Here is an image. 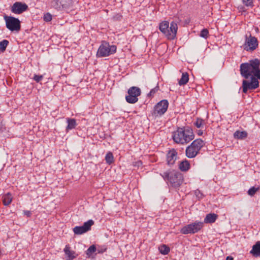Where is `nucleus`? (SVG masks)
Returning a JSON list of instances; mask_svg holds the SVG:
<instances>
[{"label": "nucleus", "mask_w": 260, "mask_h": 260, "mask_svg": "<svg viewBox=\"0 0 260 260\" xmlns=\"http://www.w3.org/2000/svg\"><path fill=\"white\" fill-rule=\"evenodd\" d=\"M260 59L255 58L249 61L248 62L242 63L240 65V74L245 79H247L251 76L250 82L246 80L242 81V91L244 93L248 90H254L259 87L258 79L260 80Z\"/></svg>", "instance_id": "nucleus-1"}, {"label": "nucleus", "mask_w": 260, "mask_h": 260, "mask_svg": "<svg viewBox=\"0 0 260 260\" xmlns=\"http://www.w3.org/2000/svg\"><path fill=\"white\" fill-rule=\"evenodd\" d=\"M172 138L175 143L184 145L193 139L194 134L189 127H179L173 133Z\"/></svg>", "instance_id": "nucleus-2"}, {"label": "nucleus", "mask_w": 260, "mask_h": 260, "mask_svg": "<svg viewBox=\"0 0 260 260\" xmlns=\"http://www.w3.org/2000/svg\"><path fill=\"white\" fill-rule=\"evenodd\" d=\"M159 29L168 39L172 40L176 36L178 25L176 22L172 21L169 26V22L165 21L159 24Z\"/></svg>", "instance_id": "nucleus-3"}, {"label": "nucleus", "mask_w": 260, "mask_h": 260, "mask_svg": "<svg viewBox=\"0 0 260 260\" xmlns=\"http://www.w3.org/2000/svg\"><path fill=\"white\" fill-rule=\"evenodd\" d=\"M160 175L165 181H168L174 187H179L183 182L182 175L174 171H166L160 174Z\"/></svg>", "instance_id": "nucleus-4"}, {"label": "nucleus", "mask_w": 260, "mask_h": 260, "mask_svg": "<svg viewBox=\"0 0 260 260\" xmlns=\"http://www.w3.org/2000/svg\"><path fill=\"white\" fill-rule=\"evenodd\" d=\"M205 145V142L201 139L194 140L190 145L186 147V156L189 158L195 157Z\"/></svg>", "instance_id": "nucleus-5"}, {"label": "nucleus", "mask_w": 260, "mask_h": 260, "mask_svg": "<svg viewBox=\"0 0 260 260\" xmlns=\"http://www.w3.org/2000/svg\"><path fill=\"white\" fill-rule=\"evenodd\" d=\"M116 49L115 45H110L108 42L103 41L98 50L96 56L99 57L108 56L115 53Z\"/></svg>", "instance_id": "nucleus-6"}, {"label": "nucleus", "mask_w": 260, "mask_h": 260, "mask_svg": "<svg viewBox=\"0 0 260 260\" xmlns=\"http://www.w3.org/2000/svg\"><path fill=\"white\" fill-rule=\"evenodd\" d=\"M4 19L6 21V25L8 29L11 31H19L21 29L20 20L12 16H5Z\"/></svg>", "instance_id": "nucleus-7"}, {"label": "nucleus", "mask_w": 260, "mask_h": 260, "mask_svg": "<svg viewBox=\"0 0 260 260\" xmlns=\"http://www.w3.org/2000/svg\"><path fill=\"white\" fill-rule=\"evenodd\" d=\"M245 38V42L243 44L245 50L252 52L258 47V41L256 38L251 36V34L249 36L246 35Z\"/></svg>", "instance_id": "nucleus-8"}, {"label": "nucleus", "mask_w": 260, "mask_h": 260, "mask_svg": "<svg viewBox=\"0 0 260 260\" xmlns=\"http://www.w3.org/2000/svg\"><path fill=\"white\" fill-rule=\"evenodd\" d=\"M203 222L196 221L183 226L180 230L183 234H194L198 232L203 226Z\"/></svg>", "instance_id": "nucleus-9"}, {"label": "nucleus", "mask_w": 260, "mask_h": 260, "mask_svg": "<svg viewBox=\"0 0 260 260\" xmlns=\"http://www.w3.org/2000/svg\"><path fill=\"white\" fill-rule=\"evenodd\" d=\"M128 95L125 96L126 101L129 104H135L138 101V96L140 95V88L136 86L129 88L127 91Z\"/></svg>", "instance_id": "nucleus-10"}, {"label": "nucleus", "mask_w": 260, "mask_h": 260, "mask_svg": "<svg viewBox=\"0 0 260 260\" xmlns=\"http://www.w3.org/2000/svg\"><path fill=\"white\" fill-rule=\"evenodd\" d=\"M94 221L89 220L84 223L82 226H76L73 229V232L75 235H81L91 229V226L93 225Z\"/></svg>", "instance_id": "nucleus-11"}, {"label": "nucleus", "mask_w": 260, "mask_h": 260, "mask_svg": "<svg viewBox=\"0 0 260 260\" xmlns=\"http://www.w3.org/2000/svg\"><path fill=\"white\" fill-rule=\"evenodd\" d=\"M168 105L167 100H164L159 102L154 107V114L156 116L163 115L166 112Z\"/></svg>", "instance_id": "nucleus-12"}, {"label": "nucleus", "mask_w": 260, "mask_h": 260, "mask_svg": "<svg viewBox=\"0 0 260 260\" xmlns=\"http://www.w3.org/2000/svg\"><path fill=\"white\" fill-rule=\"evenodd\" d=\"M28 9V6L21 2H15L11 7V11L16 14H20L26 11Z\"/></svg>", "instance_id": "nucleus-13"}, {"label": "nucleus", "mask_w": 260, "mask_h": 260, "mask_svg": "<svg viewBox=\"0 0 260 260\" xmlns=\"http://www.w3.org/2000/svg\"><path fill=\"white\" fill-rule=\"evenodd\" d=\"M177 152L174 149L168 151L167 153V162L169 166L173 165L177 158Z\"/></svg>", "instance_id": "nucleus-14"}, {"label": "nucleus", "mask_w": 260, "mask_h": 260, "mask_svg": "<svg viewBox=\"0 0 260 260\" xmlns=\"http://www.w3.org/2000/svg\"><path fill=\"white\" fill-rule=\"evenodd\" d=\"M178 168L182 172H187L190 168V162L185 159L179 162Z\"/></svg>", "instance_id": "nucleus-15"}, {"label": "nucleus", "mask_w": 260, "mask_h": 260, "mask_svg": "<svg viewBox=\"0 0 260 260\" xmlns=\"http://www.w3.org/2000/svg\"><path fill=\"white\" fill-rule=\"evenodd\" d=\"M250 253L254 256H260V241H257L255 244L252 246V248L250 251Z\"/></svg>", "instance_id": "nucleus-16"}, {"label": "nucleus", "mask_w": 260, "mask_h": 260, "mask_svg": "<svg viewBox=\"0 0 260 260\" xmlns=\"http://www.w3.org/2000/svg\"><path fill=\"white\" fill-rule=\"evenodd\" d=\"M217 215L215 213L208 214L204 219V222L206 223H214L217 218Z\"/></svg>", "instance_id": "nucleus-17"}, {"label": "nucleus", "mask_w": 260, "mask_h": 260, "mask_svg": "<svg viewBox=\"0 0 260 260\" xmlns=\"http://www.w3.org/2000/svg\"><path fill=\"white\" fill-rule=\"evenodd\" d=\"M13 200V197L11 193L8 192L3 197V204L5 206L9 205Z\"/></svg>", "instance_id": "nucleus-18"}, {"label": "nucleus", "mask_w": 260, "mask_h": 260, "mask_svg": "<svg viewBox=\"0 0 260 260\" xmlns=\"http://www.w3.org/2000/svg\"><path fill=\"white\" fill-rule=\"evenodd\" d=\"M63 251L65 254L69 257L70 259H73L76 257V256L75 255V251L70 250V247L69 245H67L66 246Z\"/></svg>", "instance_id": "nucleus-19"}, {"label": "nucleus", "mask_w": 260, "mask_h": 260, "mask_svg": "<svg viewBox=\"0 0 260 260\" xmlns=\"http://www.w3.org/2000/svg\"><path fill=\"white\" fill-rule=\"evenodd\" d=\"M68 125L66 127V131H69V130L74 128L77 125L76 121L74 118H67V119Z\"/></svg>", "instance_id": "nucleus-20"}, {"label": "nucleus", "mask_w": 260, "mask_h": 260, "mask_svg": "<svg viewBox=\"0 0 260 260\" xmlns=\"http://www.w3.org/2000/svg\"><path fill=\"white\" fill-rule=\"evenodd\" d=\"M247 137V133L246 131H236L234 133V137L237 139H244Z\"/></svg>", "instance_id": "nucleus-21"}, {"label": "nucleus", "mask_w": 260, "mask_h": 260, "mask_svg": "<svg viewBox=\"0 0 260 260\" xmlns=\"http://www.w3.org/2000/svg\"><path fill=\"white\" fill-rule=\"evenodd\" d=\"M189 80V75L187 73H183L181 79L178 82L180 86L184 85L186 84Z\"/></svg>", "instance_id": "nucleus-22"}, {"label": "nucleus", "mask_w": 260, "mask_h": 260, "mask_svg": "<svg viewBox=\"0 0 260 260\" xmlns=\"http://www.w3.org/2000/svg\"><path fill=\"white\" fill-rule=\"evenodd\" d=\"M105 160L107 164H112L114 162V156L112 152H108L105 156Z\"/></svg>", "instance_id": "nucleus-23"}, {"label": "nucleus", "mask_w": 260, "mask_h": 260, "mask_svg": "<svg viewBox=\"0 0 260 260\" xmlns=\"http://www.w3.org/2000/svg\"><path fill=\"white\" fill-rule=\"evenodd\" d=\"M159 252L164 254H167L170 252V248L166 245L163 244L159 247Z\"/></svg>", "instance_id": "nucleus-24"}, {"label": "nucleus", "mask_w": 260, "mask_h": 260, "mask_svg": "<svg viewBox=\"0 0 260 260\" xmlns=\"http://www.w3.org/2000/svg\"><path fill=\"white\" fill-rule=\"evenodd\" d=\"M96 251V247L94 245H91L86 251V254L90 257L92 254Z\"/></svg>", "instance_id": "nucleus-25"}, {"label": "nucleus", "mask_w": 260, "mask_h": 260, "mask_svg": "<svg viewBox=\"0 0 260 260\" xmlns=\"http://www.w3.org/2000/svg\"><path fill=\"white\" fill-rule=\"evenodd\" d=\"M194 124L197 128H203L205 124V121L202 119L198 118Z\"/></svg>", "instance_id": "nucleus-26"}, {"label": "nucleus", "mask_w": 260, "mask_h": 260, "mask_svg": "<svg viewBox=\"0 0 260 260\" xmlns=\"http://www.w3.org/2000/svg\"><path fill=\"white\" fill-rule=\"evenodd\" d=\"M9 41L6 40H4L0 42V51L2 52L6 50V48L7 47Z\"/></svg>", "instance_id": "nucleus-27"}, {"label": "nucleus", "mask_w": 260, "mask_h": 260, "mask_svg": "<svg viewBox=\"0 0 260 260\" xmlns=\"http://www.w3.org/2000/svg\"><path fill=\"white\" fill-rule=\"evenodd\" d=\"M209 35V31L207 28H204L200 32V36L201 37L207 39Z\"/></svg>", "instance_id": "nucleus-28"}, {"label": "nucleus", "mask_w": 260, "mask_h": 260, "mask_svg": "<svg viewBox=\"0 0 260 260\" xmlns=\"http://www.w3.org/2000/svg\"><path fill=\"white\" fill-rule=\"evenodd\" d=\"M243 5L246 7H252L253 6V0H242Z\"/></svg>", "instance_id": "nucleus-29"}, {"label": "nucleus", "mask_w": 260, "mask_h": 260, "mask_svg": "<svg viewBox=\"0 0 260 260\" xmlns=\"http://www.w3.org/2000/svg\"><path fill=\"white\" fill-rule=\"evenodd\" d=\"M107 250V247L105 245L98 246L96 247V251L98 253H103Z\"/></svg>", "instance_id": "nucleus-30"}, {"label": "nucleus", "mask_w": 260, "mask_h": 260, "mask_svg": "<svg viewBox=\"0 0 260 260\" xmlns=\"http://www.w3.org/2000/svg\"><path fill=\"white\" fill-rule=\"evenodd\" d=\"M159 90V87L158 86H156L155 87H154V88L152 89L149 92V93H148V97H151V96H153L154 94L158 91V90Z\"/></svg>", "instance_id": "nucleus-31"}, {"label": "nucleus", "mask_w": 260, "mask_h": 260, "mask_svg": "<svg viewBox=\"0 0 260 260\" xmlns=\"http://www.w3.org/2000/svg\"><path fill=\"white\" fill-rule=\"evenodd\" d=\"M258 190V187H252L248 190V194L250 196H253Z\"/></svg>", "instance_id": "nucleus-32"}, {"label": "nucleus", "mask_w": 260, "mask_h": 260, "mask_svg": "<svg viewBox=\"0 0 260 260\" xmlns=\"http://www.w3.org/2000/svg\"><path fill=\"white\" fill-rule=\"evenodd\" d=\"M44 20L46 22L50 21L52 20V16L49 13L45 14L44 16Z\"/></svg>", "instance_id": "nucleus-33"}, {"label": "nucleus", "mask_w": 260, "mask_h": 260, "mask_svg": "<svg viewBox=\"0 0 260 260\" xmlns=\"http://www.w3.org/2000/svg\"><path fill=\"white\" fill-rule=\"evenodd\" d=\"M43 77L42 75H35L34 76V80L37 82H39L43 79Z\"/></svg>", "instance_id": "nucleus-34"}, {"label": "nucleus", "mask_w": 260, "mask_h": 260, "mask_svg": "<svg viewBox=\"0 0 260 260\" xmlns=\"http://www.w3.org/2000/svg\"><path fill=\"white\" fill-rule=\"evenodd\" d=\"M195 193H196V194L197 197L198 198H199V199H202V198H203V196H203V193H201V192H200V190H197V191H196Z\"/></svg>", "instance_id": "nucleus-35"}, {"label": "nucleus", "mask_w": 260, "mask_h": 260, "mask_svg": "<svg viewBox=\"0 0 260 260\" xmlns=\"http://www.w3.org/2000/svg\"><path fill=\"white\" fill-rule=\"evenodd\" d=\"M142 165V162L141 160H138L134 162V166L139 167Z\"/></svg>", "instance_id": "nucleus-36"}, {"label": "nucleus", "mask_w": 260, "mask_h": 260, "mask_svg": "<svg viewBox=\"0 0 260 260\" xmlns=\"http://www.w3.org/2000/svg\"><path fill=\"white\" fill-rule=\"evenodd\" d=\"M23 213L24 215H26L27 217H30L31 215V213L29 211H24Z\"/></svg>", "instance_id": "nucleus-37"}, {"label": "nucleus", "mask_w": 260, "mask_h": 260, "mask_svg": "<svg viewBox=\"0 0 260 260\" xmlns=\"http://www.w3.org/2000/svg\"><path fill=\"white\" fill-rule=\"evenodd\" d=\"M203 133V131H202V130H201V129L199 130V131H198V132H197V134H198V135L199 136H201V135H202Z\"/></svg>", "instance_id": "nucleus-38"}, {"label": "nucleus", "mask_w": 260, "mask_h": 260, "mask_svg": "<svg viewBox=\"0 0 260 260\" xmlns=\"http://www.w3.org/2000/svg\"><path fill=\"white\" fill-rule=\"evenodd\" d=\"M226 260H233V257L230 256L226 257Z\"/></svg>", "instance_id": "nucleus-39"}]
</instances>
